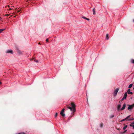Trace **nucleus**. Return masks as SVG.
Wrapping results in <instances>:
<instances>
[{"instance_id": "5701e85b", "label": "nucleus", "mask_w": 134, "mask_h": 134, "mask_svg": "<svg viewBox=\"0 0 134 134\" xmlns=\"http://www.w3.org/2000/svg\"><path fill=\"white\" fill-rule=\"evenodd\" d=\"M64 110H65L64 109V108H63V109H62V111H62V112H64Z\"/></svg>"}, {"instance_id": "b1692460", "label": "nucleus", "mask_w": 134, "mask_h": 134, "mask_svg": "<svg viewBox=\"0 0 134 134\" xmlns=\"http://www.w3.org/2000/svg\"><path fill=\"white\" fill-rule=\"evenodd\" d=\"M18 134H25L24 133V132H21L18 133Z\"/></svg>"}, {"instance_id": "cd10ccee", "label": "nucleus", "mask_w": 134, "mask_h": 134, "mask_svg": "<svg viewBox=\"0 0 134 134\" xmlns=\"http://www.w3.org/2000/svg\"><path fill=\"white\" fill-rule=\"evenodd\" d=\"M46 41L47 42H48V38H47V39H46Z\"/></svg>"}, {"instance_id": "f257e3e1", "label": "nucleus", "mask_w": 134, "mask_h": 134, "mask_svg": "<svg viewBox=\"0 0 134 134\" xmlns=\"http://www.w3.org/2000/svg\"><path fill=\"white\" fill-rule=\"evenodd\" d=\"M71 106L72 107H68V108L70 109L71 111H72L73 112H75L76 110L75 108V105L74 104V103H71Z\"/></svg>"}, {"instance_id": "7ed1b4c3", "label": "nucleus", "mask_w": 134, "mask_h": 134, "mask_svg": "<svg viewBox=\"0 0 134 134\" xmlns=\"http://www.w3.org/2000/svg\"><path fill=\"white\" fill-rule=\"evenodd\" d=\"M119 90V89L118 88H117L115 90L114 92V95L115 96H116L117 95Z\"/></svg>"}, {"instance_id": "412c9836", "label": "nucleus", "mask_w": 134, "mask_h": 134, "mask_svg": "<svg viewBox=\"0 0 134 134\" xmlns=\"http://www.w3.org/2000/svg\"><path fill=\"white\" fill-rule=\"evenodd\" d=\"M133 118H130L129 119V120H134Z\"/></svg>"}, {"instance_id": "7c9ffc66", "label": "nucleus", "mask_w": 134, "mask_h": 134, "mask_svg": "<svg viewBox=\"0 0 134 134\" xmlns=\"http://www.w3.org/2000/svg\"><path fill=\"white\" fill-rule=\"evenodd\" d=\"M18 53L20 54H21V52H18Z\"/></svg>"}, {"instance_id": "2f4dec72", "label": "nucleus", "mask_w": 134, "mask_h": 134, "mask_svg": "<svg viewBox=\"0 0 134 134\" xmlns=\"http://www.w3.org/2000/svg\"><path fill=\"white\" fill-rule=\"evenodd\" d=\"M0 20H2V18H1V17H0Z\"/></svg>"}, {"instance_id": "aec40b11", "label": "nucleus", "mask_w": 134, "mask_h": 134, "mask_svg": "<svg viewBox=\"0 0 134 134\" xmlns=\"http://www.w3.org/2000/svg\"><path fill=\"white\" fill-rule=\"evenodd\" d=\"M57 115H58V113H57L55 114V118H56L57 117Z\"/></svg>"}, {"instance_id": "f704fd0d", "label": "nucleus", "mask_w": 134, "mask_h": 134, "mask_svg": "<svg viewBox=\"0 0 134 134\" xmlns=\"http://www.w3.org/2000/svg\"><path fill=\"white\" fill-rule=\"evenodd\" d=\"M9 9L10 10H11V8H10V9Z\"/></svg>"}, {"instance_id": "c756f323", "label": "nucleus", "mask_w": 134, "mask_h": 134, "mask_svg": "<svg viewBox=\"0 0 134 134\" xmlns=\"http://www.w3.org/2000/svg\"><path fill=\"white\" fill-rule=\"evenodd\" d=\"M86 20H87L88 21L89 20V19L88 18H86Z\"/></svg>"}, {"instance_id": "dca6fc26", "label": "nucleus", "mask_w": 134, "mask_h": 134, "mask_svg": "<svg viewBox=\"0 0 134 134\" xmlns=\"http://www.w3.org/2000/svg\"><path fill=\"white\" fill-rule=\"evenodd\" d=\"M106 38H107V40H108L109 39V37H108V34H107L106 35Z\"/></svg>"}, {"instance_id": "72a5a7b5", "label": "nucleus", "mask_w": 134, "mask_h": 134, "mask_svg": "<svg viewBox=\"0 0 134 134\" xmlns=\"http://www.w3.org/2000/svg\"><path fill=\"white\" fill-rule=\"evenodd\" d=\"M126 131H127V130H125V131H124V132H126Z\"/></svg>"}, {"instance_id": "4468645a", "label": "nucleus", "mask_w": 134, "mask_h": 134, "mask_svg": "<svg viewBox=\"0 0 134 134\" xmlns=\"http://www.w3.org/2000/svg\"><path fill=\"white\" fill-rule=\"evenodd\" d=\"M114 116V115H111L110 116V118H113Z\"/></svg>"}, {"instance_id": "6ab92c4d", "label": "nucleus", "mask_w": 134, "mask_h": 134, "mask_svg": "<svg viewBox=\"0 0 134 134\" xmlns=\"http://www.w3.org/2000/svg\"><path fill=\"white\" fill-rule=\"evenodd\" d=\"M126 120V119H125V118L124 119H123V120H121V122L123 121Z\"/></svg>"}, {"instance_id": "f8f14e48", "label": "nucleus", "mask_w": 134, "mask_h": 134, "mask_svg": "<svg viewBox=\"0 0 134 134\" xmlns=\"http://www.w3.org/2000/svg\"><path fill=\"white\" fill-rule=\"evenodd\" d=\"M133 86V84L131 83L130 85L128 87V88H131Z\"/></svg>"}, {"instance_id": "423d86ee", "label": "nucleus", "mask_w": 134, "mask_h": 134, "mask_svg": "<svg viewBox=\"0 0 134 134\" xmlns=\"http://www.w3.org/2000/svg\"><path fill=\"white\" fill-rule=\"evenodd\" d=\"M121 105L120 104H119L117 107V110L118 111L121 110Z\"/></svg>"}, {"instance_id": "20e7f679", "label": "nucleus", "mask_w": 134, "mask_h": 134, "mask_svg": "<svg viewBox=\"0 0 134 134\" xmlns=\"http://www.w3.org/2000/svg\"><path fill=\"white\" fill-rule=\"evenodd\" d=\"M7 53H10L11 54H13V51L12 50H8L6 52Z\"/></svg>"}, {"instance_id": "a878e982", "label": "nucleus", "mask_w": 134, "mask_h": 134, "mask_svg": "<svg viewBox=\"0 0 134 134\" xmlns=\"http://www.w3.org/2000/svg\"><path fill=\"white\" fill-rule=\"evenodd\" d=\"M9 15V14H5V16H8Z\"/></svg>"}, {"instance_id": "4be33fe9", "label": "nucleus", "mask_w": 134, "mask_h": 134, "mask_svg": "<svg viewBox=\"0 0 134 134\" xmlns=\"http://www.w3.org/2000/svg\"><path fill=\"white\" fill-rule=\"evenodd\" d=\"M126 98L125 97H123L122 98V100H124V99H125Z\"/></svg>"}, {"instance_id": "c85d7f7f", "label": "nucleus", "mask_w": 134, "mask_h": 134, "mask_svg": "<svg viewBox=\"0 0 134 134\" xmlns=\"http://www.w3.org/2000/svg\"><path fill=\"white\" fill-rule=\"evenodd\" d=\"M34 61L35 62H37V63L38 62V60H34Z\"/></svg>"}, {"instance_id": "9d476101", "label": "nucleus", "mask_w": 134, "mask_h": 134, "mask_svg": "<svg viewBox=\"0 0 134 134\" xmlns=\"http://www.w3.org/2000/svg\"><path fill=\"white\" fill-rule=\"evenodd\" d=\"M103 126V124L102 123H101L99 125V126L100 127L102 128Z\"/></svg>"}, {"instance_id": "9b49d317", "label": "nucleus", "mask_w": 134, "mask_h": 134, "mask_svg": "<svg viewBox=\"0 0 134 134\" xmlns=\"http://www.w3.org/2000/svg\"><path fill=\"white\" fill-rule=\"evenodd\" d=\"M127 92H126L124 94V97L126 98L127 97Z\"/></svg>"}, {"instance_id": "c9c22d12", "label": "nucleus", "mask_w": 134, "mask_h": 134, "mask_svg": "<svg viewBox=\"0 0 134 134\" xmlns=\"http://www.w3.org/2000/svg\"><path fill=\"white\" fill-rule=\"evenodd\" d=\"M133 90H134V87H133Z\"/></svg>"}, {"instance_id": "f03ea898", "label": "nucleus", "mask_w": 134, "mask_h": 134, "mask_svg": "<svg viewBox=\"0 0 134 134\" xmlns=\"http://www.w3.org/2000/svg\"><path fill=\"white\" fill-rule=\"evenodd\" d=\"M134 107V104L132 105H129V107L128 108V110H131Z\"/></svg>"}, {"instance_id": "393cba45", "label": "nucleus", "mask_w": 134, "mask_h": 134, "mask_svg": "<svg viewBox=\"0 0 134 134\" xmlns=\"http://www.w3.org/2000/svg\"><path fill=\"white\" fill-rule=\"evenodd\" d=\"M132 63L134 64V60L133 59L132 60Z\"/></svg>"}, {"instance_id": "39448f33", "label": "nucleus", "mask_w": 134, "mask_h": 134, "mask_svg": "<svg viewBox=\"0 0 134 134\" xmlns=\"http://www.w3.org/2000/svg\"><path fill=\"white\" fill-rule=\"evenodd\" d=\"M127 92L129 94H133L132 92H131L130 89H129L127 91Z\"/></svg>"}, {"instance_id": "bb28decb", "label": "nucleus", "mask_w": 134, "mask_h": 134, "mask_svg": "<svg viewBox=\"0 0 134 134\" xmlns=\"http://www.w3.org/2000/svg\"><path fill=\"white\" fill-rule=\"evenodd\" d=\"M82 18L84 19H86V18H87L85 16H83V17H82Z\"/></svg>"}, {"instance_id": "2eb2a0df", "label": "nucleus", "mask_w": 134, "mask_h": 134, "mask_svg": "<svg viewBox=\"0 0 134 134\" xmlns=\"http://www.w3.org/2000/svg\"><path fill=\"white\" fill-rule=\"evenodd\" d=\"M5 29H0V33H1L3 31L5 30Z\"/></svg>"}, {"instance_id": "ddd939ff", "label": "nucleus", "mask_w": 134, "mask_h": 134, "mask_svg": "<svg viewBox=\"0 0 134 134\" xmlns=\"http://www.w3.org/2000/svg\"><path fill=\"white\" fill-rule=\"evenodd\" d=\"M93 14L94 15H95L96 14V12L94 10V9L93 8Z\"/></svg>"}, {"instance_id": "f3484780", "label": "nucleus", "mask_w": 134, "mask_h": 134, "mask_svg": "<svg viewBox=\"0 0 134 134\" xmlns=\"http://www.w3.org/2000/svg\"><path fill=\"white\" fill-rule=\"evenodd\" d=\"M127 125H125V126H124L123 127V129L124 130H125V129L127 128Z\"/></svg>"}, {"instance_id": "6e6552de", "label": "nucleus", "mask_w": 134, "mask_h": 134, "mask_svg": "<svg viewBox=\"0 0 134 134\" xmlns=\"http://www.w3.org/2000/svg\"><path fill=\"white\" fill-rule=\"evenodd\" d=\"M130 126L133 127V128L134 129V121L130 124Z\"/></svg>"}, {"instance_id": "a211bd4d", "label": "nucleus", "mask_w": 134, "mask_h": 134, "mask_svg": "<svg viewBox=\"0 0 134 134\" xmlns=\"http://www.w3.org/2000/svg\"><path fill=\"white\" fill-rule=\"evenodd\" d=\"M130 115L128 116L126 118H125V119H126V120L127 119H128V118H129L130 117Z\"/></svg>"}, {"instance_id": "473e14b6", "label": "nucleus", "mask_w": 134, "mask_h": 134, "mask_svg": "<svg viewBox=\"0 0 134 134\" xmlns=\"http://www.w3.org/2000/svg\"><path fill=\"white\" fill-rule=\"evenodd\" d=\"M2 84V82L0 81V85L1 84Z\"/></svg>"}, {"instance_id": "e433bc0d", "label": "nucleus", "mask_w": 134, "mask_h": 134, "mask_svg": "<svg viewBox=\"0 0 134 134\" xmlns=\"http://www.w3.org/2000/svg\"><path fill=\"white\" fill-rule=\"evenodd\" d=\"M133 119H133V120H134V118H133Z\"/></svg>"}, {"instance_id": "0eeeda50", "label": "nucleus", "mask_w": 134, "mask_h": 134, "mask_svg": "<svg viewBox=\"0 0 134 134\" xmlns=\"http://www.w3.org/2000/svg\"><path fill=\"white\" fill-rule=\"evenodd\" d=\"M126 107V104L125 103H124L123 104V106L122 108H121V110H122L124 109Z\"/></svg>"}, {"instance_id": "1a4fd4ad", "label": "nucleus", "mask_w": 134, "mask_h": 134, "mask_svg": "<svg viewBox=\"0 0 134 134\" xmlns=\"http://www.w3.org/2000/svg\"><path fill=\"white\" fill-rule=\"evenodd\" d=\"M63 112H62V111H61L60 113V114L62 115L63 116H65V114Z\"/></svg>"}]
</instances>
